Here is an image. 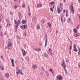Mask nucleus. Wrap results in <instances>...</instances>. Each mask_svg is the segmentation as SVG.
I'll return each instance as SVG.
<instances>
[{"label":"nucleus","mask_w":80,"mask_h":80,"mask_svg":"<svg viewBox=\"0 0 80 80\" xmlns=\"http://www.w3.org/2000/svg\"><path fill=\"white\" fill-rule=\"evenodd\" d=\"M69 10L71 11V12L73 14H74L75 11L73 10V3H72L69 7Z\"/></svg>","instance_id":"obj_1"},{"label":"nucleus","mask_w":80,"mask_h":80,"mask_svg":"<svg viewBox=\"0 0 80 80\" xmlns=\"http://www.w3.org/2000/svg\"><path fill=\"white\" fill-rule=\"evenodd\" d=\"M63 79V78L60 75H58L56 77L57 80H62Z\"/></svg>","instance_id":"obj_2"},{"label":"nucleus","mask_w":80,"mask_h":80,"mask_svg":"<svg viewBox=\"0 0 80 80\" xmlns=\"http://www.w3.org/2000/svg\"><path fill=\"white\" fill-rule=\"evenodd\" d=\"M61 65L63 67L65 72L67 73V70H66V69H65V68H66V67H65V64L63 61L62 63V64Z\"/></svg>","instance_id":"obj_3"},{"label":"nucleus","mask_w":80,"mask_h":80,"mask_svg":"<svg viewBox=\"0 0 80 80\" xmlns=\"http://www.w3.org/2000/svg\"><path fill=\"white\" fill-rule=\"evenodd\" d=\"M20 28H21V29H22V30H24V29H25V28H27V26L25 25H20Z\"/></svg>","instance_id":"obj_4"},{"label":"nucleus","mask_w":80,"mask_h":80,"mask_svg":"<svg viewBox=\"0 0 80 80\" xmlns=\"http://www.w3.org/2000/svg\"><path fill=\"white\" fill-rule=\"evenodd\" d=\"M16 73L17 75H18V74H20V70L19 69V68L18 67H16Z\"/></svg>","instance_id":"obj_5"},{"label":"nucleus","mask_w":80,"mask_h":80,"mask_svg":"<svg viewBox=\"0 0 80 80\" xmlns=\"http://www.w3.org/2000/svg\"><path fill=\"white\" fill-rule=\"evenodd\" d=\"M47 36L46 35V37H45V47H46L47 45V42H48V39H47Z\"/></svg>","instance_id":"obj_6"},{"label":"nucleus","mask_w":80,"mask_h":80,"mask_svg":"<svg viewBox=\"0 0 80 80\" xmlns=\"http://www.w3.org/2000/svg\"><path fill=\"white\" fill-rule=\"evenodd\" d=\"M22 53L23 56L25 57V55L27 54V52H25V50L23 49H22Z\"/></svg>","instance_id":"obj_7"},{"label":"nucleus","mask_w":80,"mask_h":80,"mask_svg":"<svg viewBox=\"0 0 80 80\" xmlns=\"http://www.w3.org/2000/svg\"><path fill=\"white\" fill-rule=\"evenodd\" d=\"M32 68L33 70H35L37 68V65L35 64L32 66Z\"/></svg>","instance_id":"obj_8"},{"label":"nucleus","mask_w":80,"mask_h":80,"mask_svg":"<svg viewBox=\"0 0 80 80\" xmlns=\"http://www.w3.org/2000/svg\"><path fill=\"white\" fill-rule=\"evenodd\" d=\"M48 52L50 53L51 55L52 56V48H49L48 49Z\"/></svg>","instance_id":"obj_9"},{"label":"nucleus","mask_w":80,"mask_h":80,"mask_svg":"<svg viewBox=\"0 0 80 80\" xmlns=\"http://www.w3.org/2000/svg\"><path fill=\"white\" fill-rule=\"evenodd\" d=\"M10 59L11 60V62L12 63V66L14 67V60H13V59H12V58H10Z\"/></svg>","instance_id":"obj_10"},{"label":"nucleus","mask_w":80,"mask_h":80,"mask_svg":"<svg viewBox=\"0 0 80 80\" xmlns=\"http://www.w3.org/2000/svg\"><path fill=\"white\" fill-rule=\"evenodd\" d=\"M12 45V43H11V42H9L8 41V45L7 46L8 47H10V46Z\"/></svg>","instance_id":"obj_11"},{"label":"nucleus","mask_w":80,"mask_h":80,"mask_svg":"<svg viewBox=\"0 0 80 80\" xmlns=\"http://www.w3.org/2000/svg\"><path fill=\"white\" fill-rule=\"evenodd\" d=\"M44 56L46 58H48L49 57V56H48V55L46 53H45L44 54Z\"/></svg>","instance_id":"obj_12"},{"label":"nucleus","mask_w":80,"mask_h":80,"mask_svg":"<svg viewBox=\"0 0 80 80\" xmlns=\"http://www.w3.org/2000/svg\"><path fill=\"white\" fill-rule=\"evenodd\" d=\"M20 23V20H18L17 23L16 24V26H17L18 25V24H19V23Z\"/></svg>","instance_id":"obj_13"},{"label":"nucleus","mask_w":80,"mask_h":80,"mask_svg":"<svg viewBox=\"0 0 80 80\" xmlns=\"http://www.w3.org/2000/svg\"><path fill=\"white\" fill-rule=\"evenodd\" d=\"M57 11L58 13H60V12H61V10L60 9L59 7L57 8Z\"/></svg>","instance_id":"obj_14"},{"label":"nucleus","mask_w":80,"mask_h":80,"mask_svg":"<svg viewBox=\"0 0 80 80\" xmlns=\"http://www.w3.org/2000/svg\"><path fill=\"white\" fill-rule=\"evenodd\" d=\"M47 24L49 27V28H50L51 27H52V26L51 25V24L50 23V22H48L47 23Z\"/></svg>","instance_id":"obj_15"},{"label":"nucleus","mask_w":80,"mask_h":80,"mask_svg":"<svg viewBox=\"0 0 80 80\" xmlns=\"http://www.w3.org/2000/svg\"><path fill=\"white\" fill-rule=\"evenodd\" d=\"M26 21L25 20H23L22 22V24H25L26 23Z\"/></svg>","instance_id":"obj_16"},{"label":"nucleus","mask_w":80,"mask_h":80,"mask_svg":"<svg viewBox=\"0 0 80 80\" xmlns=\"http://www.w3.org/2000/svg\"><path fill=\"white\" fill-rule=\"evenodd\" d=\"M34 49L35 50V51H36L37 52H38L41 50V49H40V48H38V49H35V48H34Z\"/></svg>","instance_id":"obj_17"},{"label":"nucleus","mask_w":80,"mask_h":80,"mask_svg":"<svg viewBox=\"0 0 80 80\" xmlns=\"http://www.w3.org/2000/svg\"><path fill=\"white\" fill-rule=\"evenodd\" d=\"M37 7L38 8H39L40 7H42V5L41 4H38L37 5Z\"/></svg>","instance_id":"obj_18"},{"label":"nucleus","mask_w":80,"mask_h":80,"mask_svg":"<svg viewBox=\"0 0 80 80\" xmlns=\"http://www.w3.org/2000/svg\"><path fill=\"white\" fill-rule=\"evenodd\" d=\"M9 27H11V24H10V23L9 22H7L6 27H9Z\"/></svg>","instance_id":"obj_19"},{"label":"nucleus","mask_w":80,"mask_h":80,"mask_svg":"<svg viewBox=\"0 0 80 80\" xmlns=\"http://www.w3.org/2000/svg\"><path fill=\"white\" fill-rule=\"evenodd\" d=\"M15 27H16V28L15 29V32H17V29L18 27V25H17V26L15 25Z\"/></svg>","instance_id":"obj_20"},{"label":"nucleus","mask_w":80,"mask_h":80,"mask_svg":"<svg viewBox=\"0 0 80 80\" xmlns=\"http://www.w3.org/2000/svg\"><path fill=\"white\" fill-rule=\"evenodd\" d=\"M73 35L74 37H78V36H79V35H80V34H74Z\"/></svg>","instance_id":"obj_21"},{"label":"nucleus","mask_w":80,"mask_h":80,"mask_svg":"<svg viewBox=\"0 0 80 80\" xmlns=\"http://www.w3.org/2000/svg\"><path fill=\"white\" fill-rule=\"evenodd\" d=\"M5 76L7 78H8V77H9V74H8V73H6Z\"/></svg>","instance_id":"obj_22"},{"label":"nucleus","mask_w":80,"mask_h":80,"mask_svg":"<svg viewBox=\"0 0 80 80\" xmlns=\"http://www.w3.org/2000/svg\"><path fill=\"white\" fill-rule=\"evenodd\" d=\"M80 25L78 24L76 27L77 29V30H78V29L80 28Z\"/></svg>","instance_id":"obj_23"},{"label":"nucleus","mask_w":80,"mask_h":80,"mask_svg":"<svg viewBox=\"0 0 80 80\" xmlns=\"http://www.w3.org/2000/svg\"><path fill=\"white\" fill-rule=\"evenodd\" d=\"M70 22H71V19H70V18H68V23H70Z\"/></svg>","instance_id":"obj_24"},{"label":"nucleus","mask_w":80,"mask_h":80,"mask_svg":"<svg viewBox=\"0 0 80 80\" xmlns=\"http://www.w3.org/2000/svg\"><path fill=\"white\" fill-rule=\"evenodd\" d=\"M28 13L29 17H30V15H31V12H30V11H28Z\"/></svg>","instance_id":"obj_25"},{"label":"nucleus","mask_w":80,"mask_h":80,"mask_svg":"<svg viewBox=\"0 0 80 80\" xmlns=\"http://www.w3.org/2000/svg\"><path fill=\"white\" fill-rule=\"evenodd\" d=\"M18 16L19 18H20V16H21V14L20 13V12H18Z\"/></svg>","instance_id":"obj_26"},{"label":"nucleus","mask_w":80,"mask_h":80,"mask_svg":"<svg viewBox=\"0 0 80 80\" xmlns=\"http://www.w3.org/2000/svg\"><path fill=\"white\" fill-rule=\"evenodd\" d=\"M39 28H40V26H39V24H38L36 28L37 29H39Z\"/></svg>","instance_id":"obj_27"},{"label":"nucleus","mask_w":80,"mask_h":80,"mask_svg":"<svg viewBox=\"0 0 80 80\" xmlns=\"http://www.w3.org/2000/svg\"><path fill=\"white\" fill-rule=\"evenodd\" d=\"M17 7H18V6H14V8H15V9H17Z\"/></svg>","instance_id":"obj_28"},{"label":"nucleus","mask_w":80,"mask_h":80,"mask_svg":"<svg viewBox=\"0 0 80 80\" xmlns=\"http://www.w3.org/2000/svg\"><path fill=\"white\" fill-rule=\"evenodd\" d=\"M51 5H54V4L55 3L53 2H52L50 3Z\"/></svg>","instance_id":"obj_29"},{"label":"nucleus","mask_w":80,"mask_h":80,"mask_svg":"<svg viewBox=\"0 0 80 80\" xmlns=\"http://www.w3.org/2000/svg\"><path fill=\"white\" fill-rule=\"evenodd\" d=\"M63 17H61V22H62V23H63Z\"/></svg>","instance_id":"obj_30"},{"label":"nucleus","mask_w":80,"mask_h":80,"mask_svg":"<svg viewBox=\"0 0 80 80\" xmlns=\"http://www.w3.org/2000/svg\"><path fill=\"white\" fill-rule=\"evenodd\" d=\"M72 50V43L71 44L70 46V47L69 50Z\"/></svg>","instance_id":"obj_31"},{"label":"nucleus","mask_w":80,"mask_h":80,"mask_svg":"<svg viewBox=\"0 0 80 80\" xmlns=\"http://www.w3.org/2000/svg\"><path fill=\"white\" fill-rule=\"evenodd\" d=\"M74 51H75V52H77V48H74Z\"/></svg>","instance_id":"obj_32"},{"label":"nucleus","mask_w":80,"mask_h":80,"mask_svg":"<svg viewBox=\"0 0 80 80\" xmlns=\"http://www.w3.org/2000/svg\"><path fill=\"white\" fill-rule=\"evenodd\" d=\"M74 32H75V33H77V30L76 29H74Z\"/></svg>","instance_id":"obj_33"},{"label":"nucleus","mask_w":80,"mask_h":80,"mask_svg":"<svg viewBox=\"0 0 80 80\" xmlns=\"http://www.w3.org/2000/svg\"><path fill=\"white\" fill-rule=\"evenodd\" d=\"M50 10H51V11H52V12H53V8H50Z\"/></svg>","instance_id":"obj_34"},{"label":"nucleus","mask_w":80,"mask_h":80,"mask_svg":"<svg viewBox=\"0 0 80 80\" xmlns=\"http://www.w3.org/2000/svg\"><path fill=\"white\" fill-rule=\"evenodd\" d=\"M14 23H15V24H17V22L16 21V20H15V19H14Z\"/></svg>","instance_id":"obj_35"},{"label":"nucleus","mask_w":80,"mask_h":80,"mask_svg":"<svg viewBox=\"0 0 80 80\" xmlns=\"http://www.w3.org/2000/svg\"><path fill=\"white\" fill-rule=\"evenodd\" d=\"M1 68L2 70H4V68H3V67L2 66Z\"/></svg>","instance_id":"obj_36"},{"label":"nucleus","mask_w":80,"mask_h":80,"mask_svg":"<svg viewBox=\"0 0 80 80\" xmlns=\"http://www.w3.org/2000/svg\"><path fill=\"white\" fill-rule=\"evenodd\" d=\"M46 75H47V77H49V73L48 72L47 73H46Z\"/></svg>","instance_id":"obj_37"},{"label":"nucleus","mask_w":80,"mask_h":80,"mask_svg":"<svg viewBox=\"0 0 80 80\" xmlns=\"http://www.w3.org/2000/svg\"><path fill=\"white\" fill-rule=\"evenodd\" d=\"M3 35V33H2V32H0V36H2V35Z\"/></svg>","instance_id":"obj_38"},{"label":"nucleus","mask_w":80,"mask_h":80,"mask_svg":"<svg viewBox=\"0 0 80 80\" xmlns=\"http://www.w3.org/2000/svg\"><path fill=\"white\" fill-rule=\"evenodd\" d=\"M6 21L7 22V23H8V22H9V20H8V19H6Z\"/></svg>","instance_id":"obj_39"},{"label":"nucleus","mask_w":80,"mask_h":80,"mask_svg":"<svg viewBox=\"0 0 80 80\" xmlns=\"http://www.w3.org/2000/svg\"><path fill=\"white\" fill-rule=\"evenodd\" d=\"M60 6H61L60 7V8H61V7H63V4H62V3H60Z\"/></svg>","instance_id":"obj_40"},{"label":"nucleus","mask_w":80,"mask_h":80,"mask_svg":"<svg viewBox=\"0 0 80 80\" xmlns=\"http://www.w3.org/2000/svg\"><path fill=\"white\" fill-rule=\"evenodd\" d=\"M42 70H43V71L44 72H45V70L44 69V68L43 67H42Z\"/></svg>","instance_id":"obj_41"},{"label":"nucleus","mask_w":80,"mask_h":80,"mask_svg":"<svg viewBox=\"0 0 80 80\" xmlns=\"http://www.w3.org/2000/svg\"><path fill=\"white\" fill-rule=\"evenodd\" d=\"M49 71L51 72H52V71H53V70L52 69V68H51L49 69Z\"/></svg>","instance_id":"obj_42"},{"label":"nucleus","mask_w":80,"mask_h":80,"mask_svg":"<svg viewBox=\"0 0 80 80\" xmlns=\"http://www.w3.org/2000/svg\"><path fill=\"white\" fill-rule=\"evenodd\" d=\"M78 67L80 68V62H79L78 64Z\"/></svg>","instance_id":"obj_43"},{"label":"nucleus","mask_w":80,"mask_h":80,"mask_svg":"<svg viewBox=\"0 0 80 80\" xmlns=\"http://www.w3.org/2000/svg\"><path fill=\"white\" fill-rule=\"evenodd\" d=\"M22 7H25V4H23L22 5Z\"/></svg>","instance_id":"obj_44"},{"label":"nucleus","mask_w":80,"mask_h":80,"mask_svg":"<svg viewBox=\"0 0 80 80\" xmlns=\"http://www.w3.org/2000/svg\"><path fill=\"white\" fill-rule=\"evenodd\" d=\"M66 11V10H63L64 14V13H65Z\"/></svg>","instance_id":"obj_45"},{"label":"nucleus","mask_w":80,"mask_h":80,"mask_svg":"<svg viewBox=\"0 0 80 80\" xmlns=\"http://www.w3.org/2000/svg\"><path fill=\"white\" fill-rule=\"evenodd\" d=\"M8 46H6L5 47V49H7L8 48Z\"/></svg>","instance_id":"obj_46"},{"label":"nucleus","mask_w":80,"mask_h":80,"mask_svg":"<svg viewBox=\"0 0 80 80\" xmlns=\"http://www.w3.org/2000/svg\"><path fill=\"white\" fill-rule=\"evenodd\" d=\"M28 10H29V12H30V8H29V7H28Z\"/></svg>","instance_id":"obj_47"},{"label":"nucleus","mask_w":80,"mask_h":80,"mask_svg":"<svg viewBox=\"0 0 80 80\" xmlns=\"http://www.w3.org/2000/svg\"><path fill=\"white\" fill-rule=\"evenodd\" d=\"M69 53L70 55H71V50H69Z\"/></svg>","instance_id":"obj_48"},{"label":"nucleus","mask_w":80,"mask_h":80,"mask_svg":"<svg viewBox=\"0 0 80 80\" xmlns=\"http://www.w3.org/2000/svg\"><path fill=\"white\" fill-rule=\"evenodd\" d=\"M67 11H66V17H67L68 16V15H67Z\"/></svg>","instance_id":"obj_49"},{"label":"nucleus","mask_w":80,"mask_h":80,"mask_svg":"<svg viewBox=\"0 0 80 80\" xmlns=\"http://www.w3.org/2000/svg\"><path fill=\"white\" fill-rule=\"evenodd\" d=\"M10 14V15H12V14H13V12H11Z\"/></svg>","instance_id":"obj_50"},{"label":"nucleus","mask_w":80,"mask_h":80,"mask_svg":"<svg viewBox=\"0 0 80 80\" xmlns=\"http://www.w3.org/2000/svg\"><path fill=\"white\" fill-rule=\"evenodd\" d=\"M74 48H76V45H74Z\"/></svg>","instance_id":"obj_51"},{"label":"nucleus","mask_w":80,"mask_h":80,"mask_svg":"<svg viewBox=\"0 0 80 80\" xmlns=\"http://www.w3.org/2000/svg\"><path fill=\"white\" fill-rule=\"evenodd\" d=\"M45 73L46 74L47 73H48V71H46Z\"/></svg>","instance_id":"obj_52"},{"label":"nucleus","mask_w":80,"mask_h":80,"mask_svg":"<svg viewBox=\"0 0 80 80\" xmlns=\"http://www.w3.org/2000/svg\"><path fill=\"white\" fill-rule=\"evenodd\" d=\"M52 74H53V73H54V72L53 71H52V72H51Z\"/></svg>","instance_id":"obj_53"},{"label":"nucleus","mask_w":80,"mask_h":80,"mask_svg":"<svg viewBox=\"0 0 80 80\" xmlns=\"http://www.w3.org/2000/svg\"><path fill=\"white\" fill-rule=\"evenodd\" d=\"M63 2L64 3H65L66 2V0H63Z\"/></svg>","instance_id":"obj_54"},{"label":"nucleus","mask_w":80,"mask_h":80,"mask_svg":"<svg viewBox=\"0 0 80 80\" xmlns=\"http://www.w3.org/2000/svg\"><path fill=\"white\" fill-rule=\"evenodd\" d=\"M78 17H79L80 18V15L79 14H78Z\"/></svg>","instance_id":"obj_55"},{"label":"nucleus","mask_w":80,"mask_h":80,"mask_svg":"<svg viewBox=\"0 0 80 80\" xmlns=\"http://www.w3.org/2000/svg\"><path fill=\"white\" fill-rule=\"evenodd\" d=\"M68 59H67V60H66V62H67V63H68Z\"/></svg>","instance_id":"obj_56"},{"label":"nucleus","mask_w":80,"mask_h":80,"mask_svg":"<svg viewBox=\"0 0 80 80\" xmlns=\"http://www.w3.org/2000/svg\"><path fill=\"white\" fill-rule=\"evenodd\" d=\"M4 35H6V32H4Z\"/></svg>","instance_id":"obj_57"},{"label":"nucleus","mask_w":80,"mask_h":80,"mask_svg":"<svg viewBox=\"0 0 80 80\" xmlns=\"http://www.w3.org/2000/svg\"><path fill=\"white\" fill-rule=\"evenodd\" d=\"M78 55H80V52H78Z\"/></svg>","instance_id":"obj_58"},{"label":"nucleus","mask_w":80,"mask_h":80,"mask_svg":"<svg viewBox=\"0 0 80 80\" xmlns=\"http://www.w3.org/2000/svg\"><path fill=\"white\" fill-rule=\"evenodd\" d=\"M2 29V27L0 26V30Z\"/></svg>","instance_id":"obj_59"},{"label":"nucleus","mask_w":80,"mask_h":80,"mask_svg":"<svg viewBox=\"0 0 80 80\" xmlns=\"http://www.w3.org/2000/svg\"><path fill=\"white\" fill-rule=\"evenodd\" d=\"M63 14H62V16L61 17H63Z\"/></svg>","instance_id":"obj_60"},{"label":"nucleus","mask_w":80,"mask_h":80,"mask_svg":"<svg viewBox=\"0 0 80 80\" xmlns=\"http://www.w3.org/2000/svg\"><path fill=\"white\" fill-rule=\"evenodd\" d=\"M78 2L79 3H80V0H79Z\"/></svg>","instance_id":"obj_61"},{"label":"nucleus","mask_w":80,"mask_h":80,"mask_svg":"<svg viewBox=\"0 0 80 80\" xmlns=\"http://www.w3.org/2000/svg\"><path fill=\"white\" fill-rule=\"evenodd\" d=\"M15 2H17V1L18 0H14Z\"/></svg>","instance_id":"obj_62"},{"label":"nucleus","mask_w":80,"mask_h":80,"mask_svg":"<svg viewBox=\"0 0 80 80\" xmlns=\"http://www.w3.org/2000/svg\"><path fill=\"white\" fill-rule=\"evenodd\" d=\"M55 7V6H53L52 7V8H54V7Z\"/></svg>","instance_id":"obj_63"},{"label":"nucleus","mask_w":80,"mask_h":80,"mask_svg":"<svg viewBox=\"0 0 80 80\" xmlns=\"http://www.w3.org/2000/svg\"><path fill=\"white\" fill-rule=\"evenodd\" d=\"M79 52H80V49L79 48Z\"/></svg>","instance_id":"obj_64"}]
</instances>
